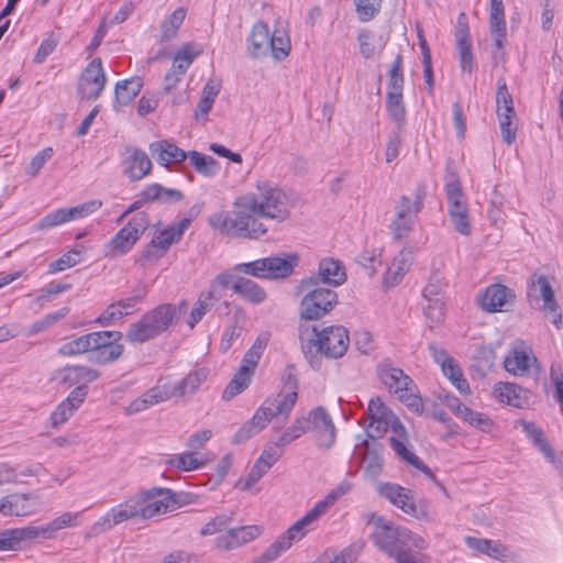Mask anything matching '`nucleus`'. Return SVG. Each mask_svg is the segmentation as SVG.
Segmentation results:
<instances>
[{
  "mask_svg": "<svg viewBox=\"0 0 563 563\" xmlns=\"http://www.w3.org/2000/svg\"><path fill=\"white\" fill-rule=\"evenodd\" d=\"M175 493L169 488H151L140 492L111 507L91 526V534L99 536L130 519H151L176 508Z\"/></svg>",
  "mask_w": 563,
  "mask_h": 563,
  "instance_id": "1",
  "label": "nucleus"
},
{
  "mask_svg": "<svg viewBox=\"0 0 563 563\" xmlns=\"http://www.w3.org/2000/svg\"><path fill=\"white\" fill-rule=\"evenodd\" d=\"M350 490L349 484H341L332 489L322 500L318 501L303 517L279 536L253 563H272L287 551L294 542L300 541L313 523L325 515L334 503Z\"/></svg>",
  "mask_w": 563,
  "mask_h": 563,
  "instance_id": "2",
  "label": "nucleus"
},
{
  "mask_svg": "<svg viewBox=\"0 0 563 563\" xmlns=\"http://www.w3.org/2000/svg\"><path fill=\"white\" fill-rule=\"evenodd\" d=\"M375 527V544L398 563H417L411 554L412 548L423 549L424 540L407 528L393 525L383 516L371 514L368 521Z\"/></svg>",
  "mask_w": 563,
  "mask_h": 563,
  "instance_id": "3",
  "label": "nucleus"
},
{
  "mask_svg": "<svg viewBox=\"0 0 563 563\" xmlns=\"http://www.w3.org/2000/svg\"><path fill=\"white\" fill-rule=\"evenodd\" d=\"M298 399L297 391H288L267 398L233 435L232 442L240 444L258 434L273 418L283 416L288 418Z\"/></svg>",
  "mask_w": 563,
  "mask_h": 563,
  "instance_id": "4",
  "label": "nucleus"
},
{
  "mask_svg": "<svg viewBox=\"0 0 563 563\" xmlns=\"http://www.w3.org/2000/svg\"><path fill=\"white\" fill-rule=\"evenodd\" d=\"M299 288L303 292L299 305L301 319L318 320L332 311L338 303V294L330 288L318 286V278L302 279Z\"/></svg>",
  "mask_w": 563,
  "mask_h": 563,
  "instance_id": "5",
  "label": "nucleus"
},
{
  "mask_svg": "<svg viewBox=\"0 0 563 563\" xmlns=\"http://www.w3.org/2000/svg\"><path fill=\"white\" fill-rule=\"evenodd\" d=\"M256 192L245 195L260 217L263 219L284 221L288 218L287 196L283 189L269 180H257Z\"/></svg>",
  "mask_w": 563,
  "mask_h": 563,
  "instance_id": "6",
  "label": "nucleus"
},
{
  "mask_svg": "<svg viewBox=\"0 0 563 563\" xmlns=\"http://www.w3.org/2000/svg\"><path fill=\"white\" fill-rule=\"evenodd\" d=\"M424 198L426 189L419 186L415 191L413 198L404 195L396 201L394 217L389 224L394 239L402 240L409 235L418 213L423 208Z\"/></svg>",
  "mask_w": 563,
  "mask_h": 563,
  "instance_id": "7",
  "label": "nucleus"
},
{
  "mask_svg": "<svg viewBox=\"0 0 563 563\" xmlns=\"http://www.w3.org/2000/svg\"><path fill=\"white\" fill-rule=\"evenodd\" d=\"M148 225L150 219L146 212L135 213L128 223L104 244V256L115 258L128 254Z\"/></svg>",
  "mask_w": 563,
  "mask_h": 563,
  "instance_id": "8",
  "label": "nucleus"
},
{
  "mask_svg": "<svg viewBox=\"0 0 563 563\" xmlns=\"http://www.w3.org/2000/svg\"><path fill=\"white\" fill-rule=\"evenodd\" d=\"M298 263L296 254H287L284 257L269 256L249 263H241L234 266V271L257 278H285L289 276Z\"/></svg>",
  "mask_w": 563,
  "mask_h": 563,
  "instance_id": "9",
  "label": "nucleus"
},
{
  "mask_svg": "<svg viewBox=\"0 0 563 563\" xmlns=\"http://www.w3.org/2000/svg\"><path fill=\"white\" fill-rule=\"evenodd\" d=\"M404 74L402 57L398 54L389 70V81L386 93V110L398 129L406 123V108L404 103Z\"/></svg>",
  "mask_w": 563,
  "mask_h": 563,
  "instance_id": "10",
  "label": "nucleus"
},
{
  "mask_svg": "<svg viewBox=\"0 0 563 563\" xmlns=\"http://www.w3.org/2000/svg\"><path fill=\"white\" fill-rule=\"evenodd\" d=\"M448 214L456 232L470 235L472 224L470 220L467 200L462 191L459 180H451L445 185Z\"/></svg>",
  "mask_w": 563,
  "mask_h": 563,
  "instance_id": "11",
  "label": "nucleus"
},
{
  "mask_svg": "<svg viewBox=\"0 0 563 563\" xmlns=\"http://www.w3.org/2000/svg\"><path fill=\"white\" fill-rule=\"evenodd\" d=\"M316 332V339L313 340L317 351L328 358H340L342 357L350 345L349 331L343 325H329L323 328L321 331Z\"/></svg>",
  "mask_w": 563,
  "mask_h": 563,
  "instance_id": "12",
  "label": "nucleus"
},
{
  "mask_svg": "<svg viewBox=\"0 0 563 563\" xmlns=\"http://www.w3.org/2000/svg\"><path fill=\"white\" fill-rule=\"evenodd\" d=\"M496 113L503 140L507 144H511L516 140L517 132V128L514 124L516 111L514 108L512 97L508 91L505 79L503 78L497 82Z\"/></svg>",
  "mask_w": 563,
  "mask_h": 563,
  "instance_id": "13",
  "label": "nucleus"
},
{
  "mask_svg": "<svg viewBox=\"0 0 563 563\" xmlns=\"http://www.w3.org/2000/svg\"><path fill=\"white\" fill-rule=\"evenodd\" d=\"M527 296L532 305L533 301H543L542 309L552 314V323L560 329L562 314L559 311V305L555 300L554 290L544 275L534 274L528 284Z\"/></svg>",
  "mask_w": 563,
  "mask_h": 563,
  "instance_id": "14",
  "label": "nucleus"
},
{
  "mask_svg": "<svg viewBox=\"0 0 563 563\" xmlns=\"http://www.w3.org/2000/svg\"><path fill=\"white\" fill-rule=\"evenodd\" d=\"M428 350L432 360L440 365L443 375L450 379L462 395H468L471 391L468 382L464 378L457 362L448 351L435 342L430 343Z\"/></svg>",
  "mask_w": 563,
  "mask_h": 563,
  "instance_id": "15",
  "label": "nucleus"
},
{
  "mask_svg": "<svg viewBox=\"0 0 563 563\" xmlns=\"http://www.w3.org/2000/svg\"><path fill=\"white\" fill-rule=\"evenodd\" d=\"M101 206L102 202L100 200H89L71 208L56 209L40 220L38 228L46 230L69 221L86 218L96 212Z\"/></svg>",
  "mask_w": 563,
  "mask_h": 563,
  "instance_id": "16",
  "label": "nucleus"
},
{
  "mask_svg": "<svg viewBox=\"0 0 563 563\" xmlns=\"http://www.w3.org/2000/svg\"><path fill=\"white\" fill-rule=\"evenodd\" d=\"M107 82V77L102 67L100 58H93L82 71L79 82L78 91L81 98L87 100L97 99L103 90Z\"/></svg>",
  "mask_w": 563,
  "mask_h": 563,
  "instance_id": "17",
  "label": "nucleus"
},
{
  "mask_svg": "<svg viewBox=\"0 0 563 563\" xmlns=\"http://www.w3.org/2000/svg\"><path fill=\"white\" fill-rule=\"evenodd\" d=\"M100 376L99 372L85 366V365H71L65 366L55 371L53 379L65 388H84L85 398L88 395V384L95 382Z\"/></svg>",
  "mask_w": 563,
  "mask_h": 563,
  "instance_id": "18",
  "label": "nucleus"
},
{
  "mask_svg": "<svg viewBox=\"0 0 563 563\" xmlns=\"http://www.w3.org/2000/svg\"><path fill=\"white\" fill-rule=\"evenodd\" d=\"M515 292L501 284H492L477 297L478 306L486 312L508 311L514 303Z\"/></svg>",
  "mask_w": 563,
  "mask_h": 563,
  "instance_id": "19",
  "label": "nucleus"
},
{
  "mask_svg": "<svg viewBox=\"0 0 563 563\" xmlns=\"http://www.w3.org/2000/svg\"><path fill=\"white\" fill-rule=\"evenodd\" d=\"M310 431L319 446L329 449L335 442V427L325 408L319 406L307 413Z\"/></svg>",
  "mask_w": 563,
  "mask_h": 563,
  "instance_id": "20",
  "label": "nucleus"
},
{
  "mask_svg": "<svg viewBox=\"0 0 563 563\" xmlns=\"http://www.w3.org/2000/svg\"><path fill=\"white\" fill-rule=\"evenodd\" d=\"M263 526L260 525L231 528L214 539V547L221 551L239 549L257 539L263 533Z\"/></svg>",
  "mask_w": 563,
  "mask_h": 563,
  "instance_id": "21",
  "label": "nucleus"
},
{
  "mask_svg": "<svg viewBox=\"0 0 563 563\" xmlns=\"http://www.w3.org/2000/svg\"><path fill=\"white\" fill-rule=\"evenodd\" d=\"M235 207H239L243 239L258 240L266 234L267 228L261 221L260 213L245 196L240 197Z\"/></svg>",
  "mask_w": 563,
  "mask_h": 563,
  "instance_id": "22",
  "label": "nucleus"
},
{
  "mask_svg": "<svg viewBox=\"0 0 563 563\" xmlns=\"http://www.w3.org/2000/svg\"><path fill=\"white\" fill-rule=\"evenodd\" d=\"M367 412L371 419L369 427L376 431L377 435L388 430L395 433L397 426H404L379 397L369 400Z\"/></svg>",
  "mask_w": 563,
  "mask_h": 563,
  "instance_id": "23",
  "label": "nucleus"
},
{
  "mask_svg": "<svg viewBox=\"0 0 563 563\" xmlns=\"http://www.w3.org/2000/svg\"><path fill=\"white\" fill-rule=\"evenodd\" d=\"M376 373L379 382L395 396L408 390V386L413 382L401 368L394 366L389 361L380 362Z\"/></svg>",
  "mask_w": 563,
  "mask_h": 563,
  "instance_id": "24",
  "label": "nucleus"
},
{
  "mask_svg": "<svg viewBox=\"0 0 563 563\" xmlns=\"http://www.w3.org/2000/svg\"><path fill=\"white\" fill-rule=\"evenodd\" d=\"M191 223V219L189 218H183L177 223L172 224L157 234H155L151 241V243L147 246V250L145 251V255L150 256V250L156 249L159 253L156 255V257L162 256L167 252V250L170 247L172 244L175 242H178L185 231L189 228Z\"/></svg>",
  "mask_w": 563,
  "mask_h": 563,
  "instance_id": "25",
  "label": "nucleus"
},
{
  "mask_svg": "<svg viewBox=\"0 0 563 563\" xmlns=\"http://www.w3.org/2000/svg\"><path fill=\"white\" fill-rule=\"evenodd\" d=\"M537 363L530 347L523 345L522 342L515 344L509 354L504 360L505 369L516 376L528 374L530 368Z\"/></svg>",
  "mask_w": 563,
  "mask_h": 563,
  "instance_id": "26",
  "label": "nucleus"
},
{
  "mask_svg": "<svg viewBox=\"0 0 563 563\" xmlns=\"http://www.w3.org/2000/svg\"><path fill=\"white\" fill-rule=\"evenodd\" d=\"M208 223L222 235L243 239L239 207L234 206V209L231 211L212 213L208 219Z\"/></svg>",
  "mask_w": 563,
  "mask_h": 563,
  "instance_id": "27",
  "label": "nucleus"
},
{
  "mask_svg": "<svg viewBox=\"0 0 563 563\" xmlns=\"http://www.w3.org/2000/svg\"><path fill=\"white\" fill-rule=\"evenodd\" d=\"M377 492L404 512L411 516L417 515V507L409 489L398 484L379 483L377 485Z\"/></svg>",
  "mask_w": 563,
  "mask_h": 563,
  "instance_id": "28",
  "label": "nucleus"
},
{
  "mask_svg": "<svg viewBox=\"0 0 563 563\" xmlns=\"http://www.w3.org/2000/svg\"><path fill=\"white\" fill-rule=\"evenodd\" d=\"M456 49L460 58V66L463 71L472 73L474 69V57L472 53V40L465 13H461L457 20L455 32Z\"/></svg>",
  "mask_w": 563,
  "mask_h": 563,
  "instance_id": "29",
  "label": "nucleus"
},
{
  "mask_svg": "<svg viewBox=\"0 0 563 563\" xmlns=\"http://www.w3.org/2000/svg\"><path fill=\"white\" fill-rule=\"evenodd\" d=\"M85 401V389L74 388L69 395L57 405L49 416L54 429L66 423Z\"/></svg>",
  "mask_w": 563,
  "mask_h": 563,
  "instance_id": "30",
  "label": "nucleus"
},
{
  "mask_svg": "<svg viewBox=\"0 0 563 563\" xmlns=\"http://www.w3.org/2000/svg\"><path fill=\"white\" fill-rule=\"evenodd\" d=\"M395 433L389 438L390 446L405 462L423 472L428 477L433 478L431 470L407 448L408 437L404 426H397Z\"/></svg>",
  "mask_w": 563,
  "mask_h": 563,
  "instance_id": "31",
  "label": "nucleus"
},
{
  "mask_svg": "<svg viewBox=\"0 0 563 563\" xmlns=\"http://www.w3.org/2000/svg\"><path fill=\"white\" fill-rule=\"evenodd\" d=\"M80 511H65L45 525L33 526L35 539H54L63 529L78 527L80 525Z\"/></svg>",
  "mask_w": 563,
  "mask_h": 563,
  "instance_id": "32",
  "label": "nucleus"
},
{
  "mask_svg": "<svg viewBox=\"0 0 563 563\" xmlns=\"http://www.w3.org/2000/svg\"><path fill=\"white\" fill-rule=\"evenodd\" d=\"M31 494H11L0 499V514L3 516L26 517L35 514L36 503Z\"/></svg>",
  "mask_w": 563,
  "mask_h": 563,
  "instance_id": "33",
  "label": "nucleus"
},
{
  "mask_svg": "<svg viewBox=\"0 0 563 563\" xmlns=\"http://www.w3.org/2000/svg\"><path fill=\"white\" fill-rule=\"evenodd\" d=\"M209 376V368L207 367H198L190 371L183 379H180L177 384L170 386L169 391L172 393V398L174 397H191L194 396L200 387L206 383Z\"/></svg>",
  "mask_w": 563,
  "mask_h": 563,
  "instance_id": "34",
  "label": "nucleus"
},
{
  "mask_svg": "<svg viewBox=\"0 0 563 563\" xmlns=\"http://www.w3.org/2000/svg\"><path fill=\"white\" fill-rule=\"evenodd\" d=\"M170 398L172 393L169 391V385H156L150 388L139 398L131 401L130 405L125 408V413L135 415L142 412L152 406L166 401Z\"/></svg>",
  "mask_w": 563,
  "mask_h": 563,
  "instance_id": "35",
  "label": "nucleus"
},
{
  "mask_svg": "<svg viewBox=\"0 0 563 563\" xmlns=\"http://www.w3.org/2000/svg\"><path fill=\"white\" fill-rule=\"evenodd\" d=\"M150 151L157 163L164 167L181 163L187 158V153L184 150L167 140L151 143Z\"/></svg>",
  "mask_w": 563,
  "mask_h": 563,
  "instance_id": "36",
  "label": "nucleus"
},
{
  "mask_svg": "<svg viewBox=\"0 0 563 563\" xmlns=\"http://www.w3.org/2000/svg\"><path fill=\"white\" fill-rule=\"evenodd\" d=\"M269 29L263 21H257L252 26L247 36V53L252 58H263L269 53Z\"/></svg>",
  "mask_w": 563,
  "mask_h": 563,
  "instance_id": "37",
  "label": "nucleus"
},
{
  "mask_svg": "<svg viewBox=\"0 0 563 563\" xmlns=\"http://www.w3.org/2000/svg\"><path fill=\"white\" fill-rule=\"evenodd\" d=\"M212 457L213 455L211 453L202 454L190 450L188 452L172 455L165 461V464L183 472H191L207 465Z\"/></svg>",
  "mask_w": 563,
  "mask_h": 563,
  "instance_id": "38",
  "label": "nucleus"
},
{
  "mask_svg": "<svg viewBox=\"0 0 563 563\" xmlns=\"http://www.w3.org/2000/svg\"><path fill=\"white\" fill-rule=\"evenodd\" d=\"M313 277L318 278V286L322 283L336 287L345 283L346 273L340 261L325 257L319 262L318 276Z\"/></svg>",
  "mask_w": 563,
  "mask_h": 563,
  "instance_id": "39",
  "label": "nucleus"
},
{
  "mask_svg": "<svg viewBox=\"0 0 563 563\" xmlns=\"http://www.w3.org/2000/svg\"><path fill=\"white\" fill-rule=\"evenodd\" d=\"M489 31L493 36L495 46L498 49H503L507 34L505 8L503 0H490Z\"/></svg>",
  "mask_w": 563,
  "mask_h": 563,
  "instance_id": "40",
  "label": "nucleus"
},
{
  "mask_svg": "<svg viewBox=\"0 0 563 563\" xmlns=\"http://www.w3.org/2000/svg\"><path fill=\"white\" fill-rule=\"evenodd\" d=\"M413 253L409 249H402L393 260L385 274V283L395 286L407 274L412 264Z\"/></svg>",
  "mask_w": 563,
  "mask_h": 563,
  "instance_id": "41",
  "label": "nucleus"
},
{
  "mask_svg": "<svg viewBox=\"0 0 563 563\" xmlns=\"http://www.w3.org/2000/svg\"><path fill=\"white\" fill-rule=\"evenodd\" d=\"M152 168V162L147 154L139 148H133L125 159V174L131 180H141Z\"/></svg>",
  "mask_w": 563,
  "mask_h": 563,
  "instance_id": "42",
  "label": "nucleus"
},
{
  "mask_svg": "<svg viewBox=\"0 0 563 563\" xmlns=\"http://www.w3.org/2000/svg\"><path fill=\"white\" fill-rule=\"evenodd\" d=\"M175 314V306L163 303L146 312L143 317L158 335L169 328V325L173 323Z\"/></svg>",
  "mask_w": 563,
  "mask_h": 563,
  "instance_id": "43",
  "label": "nucleus"
},
{
  "mask_svg": "<svg viewBox=\"0 0 563 563\" xmlns=\"http://www.w3.org/2000/svg\"><path fill=\"white\" fill-rule=\"evenodd\" d=\"M268 44L269 53L275 60L282 62L289 55L291 51V41L288 31L283 23H278L271 33Z\"/></svg>",
  "mask_w": 563,
  "mask_h": 563,
  "instance_id": "44",
  "label": "nucleus"
},
{
  "mask_svg": "<svg viewBox=\"0 0 563 563\" xmlns=\"http://www.w3.org/2000/svg\"><path fill=\"white\" fill-rule=\"evenodd\" d=\"M35 539L33 526L0 531V551L16 550L21 542Z\"/></svg>",
  "mask_w": 563,
  "mask_h": 563,
  "instance_id": "45",
  "label": "nucleus"
},
{
  "mask_svg": "<svg viewBox=\"0 0 563 563\" xmlns=\"http://www.w3.org/2000/svg\"><path fill=\"white\" fill-rule=\"evenodd\" d=\"M456 415L462 418L470 426L481 430L482 432L489 433L494 429V421L485 413L475 411L470 407L463 405L459 399H455Z\"/></svg>",
  "mask_w": 563,
  "mask_h": 563,
  "instance_id": "46",
  "label": "nucleus"
},
{
  "mask_svg": "<svg viewBox=\"0 0 563 563\" xmlns=\"http://www.w3.org/2000/svg\"><path fill=\"white\" fill-rule=\"evenodd\" d=\"M219 300L220 296H213L212 292L207 290L201 291L186 321L188 327L194 329Z\"/></svg>",
  "mask_w": 563,
  "mask_h": 563,
  "instance_id": "47",
  "label": "nucleus"
},
{
  "mask_svg": "<svg viewBox=\"0 0 563 563\" xmlns=\"http://www.w3.org/2000/svg\"><path fill=\"white\" fill-rule=\"evenodd\" d=\"M518 423L521 426L522 431L532 441L534 446H537L548 460L553 461L554 450L549 444L542 429L536 423L526 420H519Z\"/></svg>",
  "mask_w": 563,
  "mask_h": 563,
  "instance_id": "48",
  "label": "nucleus"
},
{
  "mask_svg": "<svg viewBox=\"0 0 563 563\" xmlns=\"http://www.w3.org/2000/svg\"><path fill=\"white\" fill-rule=\"evenodd\" d=\"M233 290L240 297L253 303H260L266 298V292L261 286L244 277H236L233 283Z\"/></svg>",
  "mask_w": 563,
  "mask_h": 563,
  "instance_id": "49",
  "label": "nucleus"
},
{
  "mask_svg": "<svg viewBox=\"0 0 563 563\" xmlns=\"http://www.w3.org/2000/svg\"><path fill=\"white\" fill-rule=\"evenodd\" d=\"M143 87L141 77H132L118 81L114 89L115 101L121 106L131 103Z\"/></svg>",
  "mask_w": 563,
  "mask_h": 563,
  "instance_id": "50",
  "label": "nucleus"
},
{
  "mask_svg": "<svg viewBox=\"0 0 563 563\" xmlns=\"http://www.w3.org/2000/svg\"><path fill=\"white\" fill-rule=\"evenodd\" d=\"M523 389L514 383L499 382L494 386L495 398L506 405L520 408L522 406Z\"/></svg>",
  "mask_w": 563,
  "mask_h": 563,
  "instance_id": "51",
  "label": "nucleus"
},
{
  "mask_svg": "<svg viewBox=\"0 0 563 563\" xmlns=\"http://www.w3.org/2000/svg\"><path fill=\"white\" fill-rule=\"evenodd\" d=\"M85 252L86 246L84 244L75 245L68 252L64 253L60 257L49 264V273L55 274L76 266L82 261Z\"/></svg>",
  "mask_w": 563,
  "mask_h": 563,
  "instance_id": "52",
  "label": "nucleus"
},
{
  "mask_svg": "<svg viewBox=\"0 0 563 563\" xmlns=\"http://www.w3.org/2000/svg\"><path fill=\"white\" fill-rule=\"evenodd\" d=\"M253 373L245 369V367H239L232 379L229 382L222 393L223 400H231L242 391H244L252 379Z\"/></svg>",
  "mask_w": 563,
  "mask_h": 563,
  "instance_id": "53",
  "label": "nucleus"
},
{
  "mask_svg": "<svg viewBox=\"0 0 563 563\" xmlns=\"http://www.w3.org/2000/svg\"><path fill=\"white\" fill-rule=\"evenodd\" d=\"M268 340L269 338L266 333L258 335L252 346L244 354L240 367H245L246 371L254 374V369L268 344Z\"/></svg>",
  "mask_w": 563,
  "mask_h": 563,
  "instance_id": "54",
  "label": "nucleus"
},
{
  "mask_svg": "<svg viewBox=\"0 0 563 563\" xmlns=\"http://www.w3.org/2000/svg\"><path fill=\"white\" fill-rule=\"evenodd\" d=\"M143 200H152V201H179L183 198L181 191L177 189L164 188L158 184H152L146 186L142 191Z\"/></svg>",
  "mask_w": 563,
  "mask_h": 563,
  "instance_id": "55",
  "label": "nucleus"
},
{
  "mask_svg": "<svg viewBox=\"0 0 563 563\" xmlns=\"http://www.w3.org/2000/svg\"><path fill=\"white\" fill-rule=\"evenodd\" d=\"M199 52L190 43L185 44L176 52L173 58L170 70L184 77L187 69L190 67Z\"/></svg>",
  "mask_w": 563,
  "mask_h": 563,
  "instance_id": "56",
  "label": "nucleus"
},
{
  "mask_svg": "<svg viewBox=\"0 0 563 563\" xmlns=\"http://www.w3.org/2000/svg\"><path fill=\"white\" fill-rule=\"evenodd\" d=\"M187 158H189L194 168L203 176H214L219 170L218 162L210 155L191 151L187 153Z\"/></svg>",
  "mask_w": 563,
  "mask_h": 563,
  "instance_id": "57",
  "label": "nucleus"
},
{
  "mask_svg": "<svg viewBox=\"0 0 563 563\" xmlns=\"http://www.w3.org/2000/svg\"><path fill=\"white\" fill-rule=\"evenodd\" d=\"M310 431L307 416L297 417L294 422L277 439L278 445H289L295 440Z\"/></svg>",
  "mask_w": 563,
  "mask_h": 563,
  "instance_id": "58",
  "label": "nucleus"
},
{
  "mask_svg": "<svg viewBox=\"0 0 563 563\" xmlns=\"http://www.w3.org/2000/svg\"><path fill=\"white\" fill-rule=\"evenodd\" d=\"M411 412L422 415L424 411L423 400L419 394L415 382L408 386V390H404L396 396Z\"/></svg>",
  "mask_w": 563,
  "mask_h": 563,
  "instance_id": "59",
  "label": "nucleus"
},
{
  "mask_svg": "<svg viewBox=\"0 0 563 563\" xmlns=\"http://www.w3.org/2000/svg\"><path fill=\"white\" fill-rule=\"evenodd\" d=\"M157 336L150 323L142 317L139 321L133 323L126 332L128 341L132 343H143L147 340Z\"/></svg>",
  "mask_w": 563,
  "mask_h": 563,
  "instance_id": "60",
  "label": "nucleus"
},
{
  "mask_svg": "<svg viewBox=\"0 0 563 563\" xmlns=\"http://www.w3.org/2000/svg\"><path fill=\"white\" fill-rule=\"evenodd\" d=\"M185 16L186 11L183 8H178L162 23L161 33L163 41H169L176 37Z\"/></svg>",
  "mask_w": 563,
  "mask_h": 563,
  "instance_id": "61",
  "label": "nucleus"
},
{
  "mask_svg": "<svg viewBox=\"0 0 563 563\" xmlns=\"http://www.w3.org/2000/svg\"><path fill=\"white\" fill-rule=\"evenodd\" d=\"M466 544L481 553L487 554L492 558H498L504 554V547L495 541L488 539H479L474 537H466Z\"/></svg>",
  "mask_w": 563,
  "mask_h": 563,
  "instance_id": "62",
  "label": "nucleus"
},
{
  "mask_svg": "<svg viewBox=\"0 0 563 563\" xmlns=\"http://www.w3.org/2000/svg\"><path fill=\"white\" fill-rule=\"evenodd\" d=\"M86 336L89 341L90 351L95 354L106 344L112 343V341H120L122 333L118 331H97L88 333Z\"/></svg>",
  "mask_w": 563,
  "mask_h": 563,
  "instance_id": "63",
  "label": "nucleus"
},
{
  "mask_svg": "<svg viewBox=\"0 0 563 563\" xmlns=\"http://www.w3.org/2000/svg\"><path fill=\"white\" fill-rule=\"evenodd\" d=\"M445 288L446 283L444 282L442 273L433 272L431 273L428 283L422 290V296L424 300L434 299L437 297H443Z\"/></svg>",
  "mask_w": 563,
  "mask_h": 563,
  "instance_id": "64",
  "label": "nucleus"
}]
</instances>
